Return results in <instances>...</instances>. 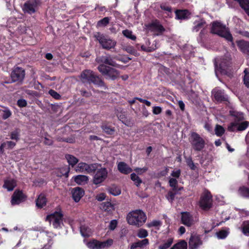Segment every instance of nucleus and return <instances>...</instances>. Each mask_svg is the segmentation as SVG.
I'll return each instance as SVG.
<instances>
[{"instance_id": "393cba45", "label": "nucleus", "mask_w": 249, "mask_h": 249, "mask_svg": "<svg viewBox=\"0 0 249 249\" xmlns=\"http://www.w3.org/2000/svg\"><path fill=\"white\" fill-rule=\"evenodd\" d=\"M231 116L234 117V122L238 123L244 120V114L241 112H238L236 110L230 111Z\"/></svg>"}, {"instance_id": "7c9ffc66", "label": "nucleus", "mask_w": 249, "mask_h": 249, "mask_svg": "<svg viewBox=\"0 0 249 249\" xmlns=\"http://www.w3.org/2000/svg\"><path fill=\"white\" fill-rule=\"evenodd\" d=\"M229 233V229L226 228L220 230L216 232V236L218 239H223L225 238Z\"/></svg>"}, {"instance_id": "f257e3e1", "label": "nucleus", "mask_w": 249, "mask_h": 249, "mask_svg": "<svg viewBox=\"0 0 249 249\" xmlns=\"http://www.w3.org/2000/svg\"><path fill=\"white\" fill-rule=\"evenodd\" d=\"M81 81L83 83H92L100 87H106V84L102 78L90 70L83 71L80 75Z\"/></svg>"}, {"instance_id": "9b49d317", "label": "nucleus", "mask_w": 249, "mask_h": 249, "mask_svg": "<svg viewBox=\"0 0 249 249\" xmlns=\"http://www.w3.org/2000/svg\"><path fill=\"white\" fill-rule=\"evenodd\" d=\"M199 206L202 209H209L212 205V196L210 192L205 191L201 196L199 202Z\"/></svg>"}, {"instance_id": "49530a36", "label": "nucleus", "mask_w": 249, "mask_h": 249, "mask_svg": "<svg viewBox=\"0 0 249 249\" xmlns=\"http://www.w3.org/2000/svg\"><path fill=\"white\" fill-rule=\"evenodd\" d=\"M173 243V239L172 238H169L166 242H165L162 245H161L159 246V249H167L169 247H170V246Z\"/></svg>"}, {"instance_id": "f704fd0d", "label": "nucleus", "mask_w": 249, "mask_h": 249, "mask_svg": "<svg viewBox=\"0 0 249 249\" xmlns=\"http://www.w3.org/2000/svg\"><path fill=\"white\" fill-rule=\"evenodd\" d=\"M195 26L193 27V30L196 32H198L201 29H204L206 25V22L203 19H201L200 21L196 22Z\"/></svg>"}, {"instance_id": "338daca9", "label": "nucleus", "mask_w": 249, "mask_h": 249, "mask_svg": "<svg viewBox=\"0 0 249 249\" xmlns=\"http://www.w3.org/2000/svg\"><path fill=\"white\" fill-rule=\"evenodd\" d=\"M11 115V113L9 110H5L2 115V119L5 120Z\"/></svg>"}, {"instance_id": "39448f33", "label": "nucleus", "mask_w": 249, "mask_h": 249, "mask_svg": "<svg viewBox=\"0 0 249 249\" xmlns=\"http://www.w3.org/2000/svg\"><path fill=\"white\" fill-rule=\"evenodd\" d=\"M97 69L107 80H115L119 77L120 75L118 70L105 64H100Z\"/></svg>"}, {"instance_id": "ddd939ff", "label": "nucleus", "mask_w": 249, "mask_h": 249, "mask_svg": "<svg viewBox=\"0 0 249 249\" xmlns=\"http://www.w3.org/2000/svg\"><path fill=\"white\" fill-rule=\"evenodd\" d=\"M249 126V122L243 121L241 123H232L228 126V129L230 131H242L245 130Z\"/></svg>"}, {"instance_id": "473e14b6", "label": "nucleus", "mask_w": 249, "mask_h": 249, "mask_svg": "<svg viewBox=\"0 0 249 249\" xmlns=\"http://www.w3.org/2000/svg\"><path fill=\"white\" fill-rule=\"evenodd\" d=\"M101 128L105 133L109 135H112L115 132V129L113 127H110L106 123H103L102 124Z\"/></svg>"}, {"instance_id": "09e8293b", "label": "nucleus", "mask_w": 249, "mask_h": 249, "mask_svg": "<svg viewBox=\"0 0 249 249\" xmlns=\"http://www.w3.org/2000/svg\"><path fill=\"white\" fill-rule=\"evenodd\" d=\"M161 221H160V220H154L150 222L147 223L146 226L148 228H151L153 227H158L161 226Z\"/></svg>"}, {"instance_id": "0e129e2a", "label": "nucleus", "mask_w": 249, "mask_h": 249, "mask_svg": "<svg viewBox=\"0 0 249 249\" xmlns=\"http://www.w3.org/2000/svg\"><path fill=\"white\" fill-rule=\"evenodd\" d=\"M117 225V221L116 220H111L109 223V228L111 230H114Z\"/></svg>"}, {"instance_id": "20e7f679", "label": "nucleus", "mask_w": 249, "mask_h": 249, "mask_svg": "<svg viewBox=\"0 0 249 249\" xmlns=\"http://www.w3.org/2000/svg\"><path fill=\"white\" fill-rule=\"evenodd\" d=\"M215 74L217 75L218 72L223 75H227L229 76L231 75L230 67L231 65V59L228 56H224L220 59V60H215Z\"/></svg>"}, {"instance_id": "c03bdc74", "label": "nucleus", "mask_w": 249, "mask_h": 249, "mask_svg": "<svg viewBox=\"0 0 249 249\" xmlns=\"http://www.w3.org/2000/svg\"><path fill=\"white\" fill-rule=\"evenodd\" d=\"M123 49L128 53H129L131 54L134 55L135 56L137 55V52L136 50L132 47L130 46H124L123 48Z\"/></svg>"}, {"instance_id": "7ed1b4c3", "label": "nucleus", "mask_w": 249, "mask_h": 249, "mask_svg": "<svg viewBox=\"0 0 249 249\" xmlns=\"http://www.w3.org/2000/svg\"><path fill=\"white\" fill-rule=\"evenodd\" d=\"M211 33L224 38L227 41L231 42L233 44V37L229 28L220 22L214 21L212 23Z\"/></svg>"}, {"instance_id": "2eb2a0df", "label": "nucleus", "mask_w": 249, "mask_h": 249, "mask_svg": "<svg viewBox=\"0 0 249 249\" xmlns=\"http://www.w3.org/2000/svg\"><path fill=\"white\" fill-rule=\"evenodd\" d=\"M202 244V241L199 235L192 234L189 241V248L191 249H195L199 248Z\"/></svg>"}, {"instance_id": "c756f323", "label": "nucleus", "mask_w": 249, "mask_h": 249, "mask_svg": "<svg viewBox=\"0 0 249 249\" xmlns=\"http://www.w3.org/2000/svg\"><path fill=\"white\" fill-rule=\"evenodd\" d=\"M46 198L45 197L44 195L43 194H40L38 196V197L36 201V206L38 208H42L46 205Z\"/></svg>"}, {"instance_id": "e433bc0d", "label": "nucleus", "mask_w": 249, "mask_h": 249, "mask_svg": "<svg viewBox=\"0 0 249 249\" xmlns=\"http://www.w3.org/2000/svg\"><path fill=\"white\" fill-rule=\"evenodd\" d=\"M215 134L216 136L221 137L225 133V130L223 126L220 125L216 124L214 129Z\"/></svg>"}, {"instance_id": "ea45409f", "label": "nucleus", "mask_w": 249, "mask_h": 249, "mask_svg": "<svg viewBox=\"0 0 249 249\" xmlns=\"http://www.w3.org/2000/svg\"><path fill=\"white\" fill-rule=\"evenodd\" d=\"M69 170L66 167H63L58 170L56 175L58 177L65 176L66 177H68Z\"/></svg>"}, {"instance_id": "4be33fe9", "label": "nucleus", "mask_w": 249, "mask_h": 249, "mask_svg": "<svg viewBox=\"0 0 249 249\" xmlns=\"http://www.w3.org/2000/svg\"><path fill=\"white\" fill-rule=\"evenodd\" d=\"M118 169L121 173L124 174H128L132 171L131 168L124 162H120L118 163Z\"/></svg>"}, {"instance_id": "6ab92c4d", "label": "nucleus", "mask_w": 249, "mask_h": 249, "mask_svg": "<svg viewBox=\"0 0 249 249\" xmlns=\"http://www.w3.org/2000/svg\"><path fill=\"white\" fill-rule=\"evenodd\" d=\"M237 45L240 51L247 54H249V42L245 40H239L236 41Z\"/></svg>"}, {"instance_id": "680f3d73", "label": "nucleus", "mask_w": 249, "mask_h": 249, "mask_svg": "<svg viewBox=\"0 0 249 249\" xmlns=\"http://www.w3.org/2000/svg\"><path fill=\"white\" fill-rule=\"evenodd\" d=\"M106 195L105 193H102L96 195V199L99 201H102L105 199Z\"/></svg>"}, {"instance_id": "dca6fc26", "label": "nucleus", "mask_w": 249, "mask_h": 249, "mask_svg": "<svg viewBox=\"0 0 249 249\" xmlns=\"http://www.w3.org/2000/svg\"><path fill=\"white\" fill-rule=\"evenodd\" d=\"M96 61L101 64H106L112 67L116 65V63L113 60L109 54L102 55L96 58Z\"/></svg>"}, {"instance_id": "0eeeda50", "label": "nucleus", "mask_w": 249, "mask_h": 249, "mask_svg": "<svg viewBox=\"0 0 249 249\" xmlns=\"http://www.w3.org/2000/svg\"><path fill=\"white\" fill-rule=\"evenodd\" d=\"M25 76V71L23 68L19 67H15L13 69L10 77L11 79V82H5L4 83H12L14 82H18L22 84Z\"/></svg>"}, {"instance_id": "5701e85b", "label": "nucleus", "mask_w": 249, "mask_h": 249, "mask_svg": "<svg viewBox=\"0 0 249 249\" xmlns=\"http://www.w3.org/2000/svg\"><path fill=\"white\" fill-rule=\"evenodd\" d=\"M16 186V181L13 179L8 178L4 181L3 187L8 191H12Z\"/></svg>"}, {"instance_id": "58836bf2", "label": "nucleus", "mask_w": 249, "mask_h": 249, "mask_svg": "<svg viewBox=\"0 0 249 249\" xmlns=\"http://www.w3.org/2000/svg\"><path fill=\"white\" fill-rule=\"evenodd\" d=\"M187 243L184 241H182L173 246L171 249H186Z\"/></svg>"}, {"instance_id": "864d4df0", "label": "nucleus", "mask_w": 249, "mask_h": 249, "mask_svg": "<svg viewBox=\"0 0 249 249\" xmlns=\"http://www.w3.org/2000/svg\"><path fill=\"white\" fill-rule=\"evenodd\" d=\"M180 173L181 171L179 169H174L171 172L170 176L169 177L174 178L178 179L180 177Z\"/></svg>"}, {"instance_id": "72a5a7b5", "label": "nucleus", "mask_w": 249, "mask_h": 249, "mask_svg": "<svg viewBox=\"0 0 249 249\" xmlns=\"http://www.w3.org/2000/svg\"><path fill=\"white\" fill-rule=\"evenodd\" d=\"M149 243L148 240L147 239H144L142 240L139 241L136 243H134L132 246L131 248L134 249L137 247H143Z\"/></svg>"}, {"instance_id": "8fccbe9b", "label": "nucleus", "mask_w": 249, "mask_h": 249, "mask_svg": "<svg viewBox=\"0 0 249 249\" xmlns=\"http://www.w3.org/2000/svg\"><path fill=\"white\" fill-rule=\"evenodd\" d=\"M86 165L87 163H79L76 168V171L77 172H86L87 169Z\"/></svg>"}, {"instance_id": "412c9836", "label": "nucleus", "mask_w": 249, "mask_h": 249, "mask_svg": "<svg viewBox=\"0 0 249 249\" xmlns=\"http://www.w3.org/2000/svg\"><path fill=\"white\" fill-rule=\"evenodd\" d=\"M176 18L179 19H185L188 18L190 13L188 10H177L175 11Z\"/></svg>"}, {"instance_id": "e2e57ef3", "label": "nucleus", "mask_w": 249, "mask_h": 249, "mask_svg": "<svg viewBox=\"0 0 249 249\" xmlns=\"http://www.w3.org/2000/svg\"><path fill=\"white\" fill-rule=\"evenodd\" d=\"M162 111V108L160 107H153V113L154 114L158 115Z\"/></svg>"}, {"instance_id": "a18cd8bd", "label": "nucleus", "mask_w": 249, "mask_h": 249, "mask_svg": "<svg viewBox=\"0 0 249 249\" xmlns=\"http://www.w3.org/2000/svg\"><path fill=\"white\" fill-rule=\"evenodd\" d=\"M20 130L19 128H16L11 133L10 138L12 140L18 141L19 140V136Z\"/></svg>"}, {"instance_id": "6e6552de", "label": "nucleus", "mask_w": 249, "mask_h": 249, "mask_svg": "<svg viewBox=\"0 0 249 249\" xmlns=\"http://www.w3.org/2000/svg\"><path fill=\"white\" fill-rule=\"evenodd\" d=\"M190 140L193 148L196 151H201L205 146L204 140L196 132L191 133Z\"/></svg>"}, {"instance_id": "4468645a", "label": "nucleus", "mask_w": 249, "mask_h": 249, "mask_svg": "<svg viewBox=\"0 0 249 249\" xmlns=\"http://www.w3.org/2000/svg\"><path fill=\"white\" fill-rule=\"evenodd\" d=\"M212 93L215 100L218 102L228 101V96L225 94L223 90L215 88L212 90Z\"/></svg>"}, {"instance_id": "a878e982", "label": "nucleus", "mask_w": 249, "mask_h": 249, "mask_svg": "<svg viewBox=\"0 0 249 249\" xmlns=\"http://www.w3.org/2000/svg\"><path fill=\"white\" fill-rule=\"evenodd\" d=\"M80 232L83 237H89L92 234V230L88 225H83L80 227Z\"/></svg>"}, {"instance_id": "c9c22d12", "label": "nucleus", "mask_w": 249, "mask_h": 249, "mask_svg": "<svg viewBox=\"0 0 249 249\" xmlns=\"http://www.w3.org/2000/svg\"><path fill=\"white\" fill-rule=\"evenodd\" d=\"M86 167L87 169L86 172L87 173H91L98 169V164L97 163H93L90 164H87Z\"/></svg>"}, {"instance_id": "37998d69", "label": "nucleus", "mask_w": 249, "mask_h": 249, "mask_svg": "<svg viewBox=\"0 0 249 249\" xmlns=\"http://www.w3.org/2000/svg\"><path fill=\"white\" fill-rule=\"evenodd\" d=\"M169 184L174 191L177 190V185L178 184L177 178L169 177Z\"/></svg>"}, {"instance_id": "f8f14e48", "label": "nucleus", "mask_w": 249, "mask_h": 249, "mask_svg": "<svg viewBox=\"0 0 249 249\" xmlns=\"http://www.w3.org/2000/svg\"><path fill=\"white\" fill-rule=\"evenodd\" d=\"M107 171L105 168H100L97 170L93 178V183L97 185L101 183L106 179Z\"/></svg>"}, {"instance_id": "69168bd1", "label": "nucleus", "mask_w": 249, "mask_h": 249, "mask_svg": "<svg viewBox=\"0 0 249 249\" xmlns=\"http://www.w3.org/2000/svg\"><path fill=\"white\" fill-rule=\"evenodd\" d=\"M135 99H136V100H138L141 103H142L145 104L147 106L149 107V106H151L150 102H149L148 100H145V99H142L141 98H139V97H136Z\"/></svg>"}, {"instance_id": "5fc2aeb1", "label": "nucleus", "mask_w": 249, "mask_h": 249, "mask_svg": "<svg viewBox=\"0 0 249 249\" xmlns=\"http://www.w3.org/2000/svg\"><path fill=\"white\" fill-rule=\"evenodd\" d=\"M109 193L114 196H117L121 194V190L117 187H112L109 189Z\"/></svg>"}, {"instance_id": "423d86ee", "label": "nucleus", "mask_w": 249, "mask_h": 249, "mask_svg": "<svg viewBox=\"0 0 249 249\" xmlns=\"http://www.w3.org/2000/svg\"><path fill=\"white\" fill-rule=\"evenodd\" d=\"M94 37L98 40L104 49L109 50L114 48L116 45V42L111 39L106 37L103 34H101L99 32L96 33Z\"/></svg>"}, {"instance_id": "6e6d98bb", "label": "nucleus", "mask_w": 249, "mask_h": 249, "mask_svg": "<svg viewBox=\"0 0 249 249\" xmlns=\"http://www.w3.org/2000/svg\"><path fill=\"white\" fill-rule=\"evenodd\" d=\"M137 235L141 238H145L148 236L147 231L145 229H140L138 231Z\"/></svg>"}, {"instance_id": "603ef678", "label": "nucleus", "mask_w": 249, "mask_h": 249, "mask_svg": "<svg viewBox=\"0 0 249 249\" xmlns=\"http://www.w3.org/2000/svg\"><path fill=\"white\" fill-rule=\"evenodd\" d=\"M112 205L109 202H106L102 205L103 210L107 212H109L112 209Z\"/></svg>"}, {"instance_id": "13d9d810", "label": "nucleus", "mask_w": 249, "mask_h": 249, "mask_svg": "<svg viewBox=\"0 0 249 249\" xmlns=\"http://www.w3.org/2000/svg\"><path fill=\"white\" fill-rule=\"evenodd\" d=\"M49 93L53 98L55 99H59L61 98L60 95L53 89H50L49 91Z\"/></svg>"}, {"instance_id": "cd10ccee", "label": "nucleus", "mask_w": 249, "mask_h": 249, "mask_svg": "<svg viewBox=\"0 0 249 249\" xmlns=\"http://www.w3.org/2000/svg\"><path fill=\"white\" fill-rule=\"evenodd\" d=\"M243 234L249 236V220L244 221L240 228Z\"/></svg>"}, {"instance_id": "79ce46f5", "label": "nucleus", "mask_w": 249, "mask_h": 249, "mask_svg": "<svg viewBox=\"0 0 249 249\" xmlns=\"http://www.w3.org/2000/svg\"><path fill=\"white\" fill-rule=\"evenodd\" d=\"M110 18L108 17H105L103 19L98 21L97 26L98 27H105L106 26L109 22Z\"/></svg>"}, {"instance_id": "4d7b16f0", "label": "nucleus", "mask_w": 249, "mask_h": 249, "mask_svg": "<svg viewBox=\"0 0 249 249\" xmlns=\"http://www.w3.org/2000/svg\"><path fill=\"white\" fill-rule=\"evenodd\" d=\"M67 159L69 163L72 166H73L78 161V160L75 157H68Z\"/></svg>"}, {"instance_id": "f03ea898", "label": "nucleus", "mask_w": 249, "mask_h": 249, "mask_svg": "<svg viewBox=\"0 0 249 249\" xmlns=\"http://www.w3.org/2000/svg\"><path fill=\"white\" fill-rule=\"evenodd\" d=\"M146 219L145 213L140 209L130 212L127 216L128 224L137 227L142 226L146 222Z\"/></svg>"}, {"instance_id": "bf43d9fd", "label": "nucleus", "mask_w": 249, "mask_h": 249, "mask_svg": "<svg viewBox=\"0 0 249 249\" xmlns=\"http://www.w3.org/2000/svg\"><path fill=\"white\" fill-rule=\"evenodd\" d=\"M186 162L188 165L190 167L191 169L195 170L196 169V166L193 162L192 159L190 158V157H188L186 159Z\"/></svg>"}, {"instance_id": "aec40b11", "label": "nucleus", "mask_w": 249, "mask_h": 249, "mask_svg": "<svg viewBox=\"0 0 249 249\" xmlns=\"http://www.w3.org/2000/svg\"><path fill=\"white\" fill-rule=\"evenodd\" d=\"M72 197L75 202H78L84 194V191L80 188L77 187L72 189Z\"/></svg>"}, {"instance_id": "f3484780", "label": "nucleus", "mask_w": 249, "mask_h": 249, "mask_svg": "<svg viewBox=\"0 0 249 249\" xmlns=\"http://www.w3.org/2000/svg\"><path fill=\"white\" fill-rule=\"evenodd\" d=\"M181 221L182 224L187 226H191L194 222L193 217L191 214L187 212H183L181 213Z\"/></svg>"}, {"instance_id": "4c0bfd02", "label": "nucleus", "mask_w": 249, "mask_h": 249, "mask_svg": "<svg viewBox=\"0 0 249 249\" xmlns=\"http://www.w3.org/2000/svg\"><path fill=\"white\" fill-rule=\"evenodd\" d=\"M238 194L244 197H249V188L241 187L238 190Z\"/></svg>"}, {"instance_id": "3c124183", "label": "nucleus", "mask_w": 249, "mask_h": 249, "mask_svg": "<svg viewBox=\"0 0 249 249\" xmlns=\"http://www.w3.org/2000/svg\"><path fill=\"white\" fill-rule=\"evenodd\" d=\"M244 72L245 73L244 77V84L247 87L249 88V71H248L247 69H246Z\"/></svg>"}, {"instance_id": "2f4dec72", "label": "nucleus", "mask_w": 249, "mask_h": 249, "mask_svg": "<svg viewBox=\"0 0 249 249\" xmlns=\"http://www.w3.org/2000/svg\"><path fill=\"white\" fill-rule=\"evenodd\" d=\"M87 247L90 249H100V241L93 240L87 244Z\"/></svg>"}, {"instance_id": "a211bd4d", "label": "nucleus", "mask_w": 249, "mask_h": 249, "mask_svg": "<svg viewBox=\"0 0 249 249\" xmlns=\"http://www.w3.org/2000/svg\"><path fill=\"white\" fill-rule=\"evenodd\" d=\"M23 200V195L21 191H15L12 196L11 203L12 205H17L20 203Z\"/></svg>"}, {"instance_id": "b1692460", "label": "nucleus", "mask_w": 249, "mask_h": 249, "mask_svg": "<svg viewBox=\"0 0 249 249\" xmlns=\"http://www.w3.org/2000/svg\"><path fill=\"white\" fill-rule=\"evenodd\" d=\"M74 181L78 185H85L89 180L88 177L85 175H78L73 177Z\"/></svg>"}, {"instance_id": "c85d7f7f", "label": "nucleus", "mask_w": 249, "mask_h": 249, "mask_svg": "<svg viewBox=\"0 0 249 249\" xmlns=\"http://www.w3.org/2000/svg\"><path fill=\"white\" fill-rule=\"evenodd\" d=\"M113 243V240L112 239H108L104 241H100V249H107L110 247Z\"/></svg>"}, {"instance_id": "a19ab883", "label": "nucleus", "mask_w": 249, "mask_h": 249, "mask_svg": "<svg viewBox=\"0 0 249 249\" xmlns=\"http://www.w3.org/2000/svg\"><path fill=\"white\" fill-rule=\"evenodd\" d=\"M123 34L126 37L131 39L132 40H135L136 39V36L132 35V32L129 30L126 29L123 31Z\"/></svg>"}, {"instance_id": "de8ad7c7", "label": "nucleus", "mask_w": 249, "mask_h": 249, "mask_svg": "<svg viewBox=\"0 0 249 249\" xmlns=\"http://www.w3.org/2000/svg\"><path fill=\"white\" fill-rule=\"evenodd\" d=\"M131 179L135 182V184L137 186H138L142 182L140 178L135 173L131 174Z\"/></svg>"}, {"instance_id": "bb28decb", "label": "nucleus", "mask_w": 249, "mask_h": 249, "mask_svg": "<svg viewBox=\"0 0 249 249\" xmlns=\"http://www.w3.org/2000/svg\"><path fill=\"white\" fill-rule=\"evenodd\" d=\"M151 26L154 31L158 32V33L156 34L157 36H159L162 34L165 30L163 26L160 23H153L152 24Z\"/></svg>"}, {"instance_id": "9d476101", "label": "nucleus", "mask_w": 249, "mask_h": 249, "mask_svg": "<svg viewBox=\"0 0 249 249\" xmlns=\"http://www.w3.org/2000/svg\"><path fill=\"white\" fill-rule=\"evenodd\" d=\"M62 216L61 212H55L48 215L46 219L49 221L53 228L58 229L61 228L62 225Z\"/></svg>"}, {"instance_id": "774afa93", "label": "nucleus", "mask_w": 249, "mask_h": 249, "mask_svg": "<svg viewBox=\"0 0 249 249\" xmlns=\"http://www.w3.org/2000/svg\"><path fill=\"white\" fill-rule=\"evenodd\" d=\"M44 143L47 145H51L53 143V141L51 139L47 137H45Z\"/></svg>"}, {"instance_id": "052dcab7", "label": "nucleus", "mask_w": 249, "mask_h": 249, "mask_svg": "<svg viewBox=\"0 0 249 249\" xmlns=\"http://www.w3.org/2000/svg\"><path fill=\"white\" fill-rule=\"evenodd\" d=\"M17 105L20 107H23L27 106V103L25 100L20 99L18 100Z\"/></svg>"}, {"instance_id": "1a4fd4ad", "label": "nucleus", "mask_w": 249, "mask_h": 249, "mask_svg": "<svg viewBox=\"0 0 249 249\" xmlns=\"http://www.w3.org/2000/svg\"><path fill=\"white\" fill-rule=\"evenodd\" d=\"M41 4V0H28L24 3L22 10L25 13L31 15L36 11Z\"/></svg>"}]
</instances>
